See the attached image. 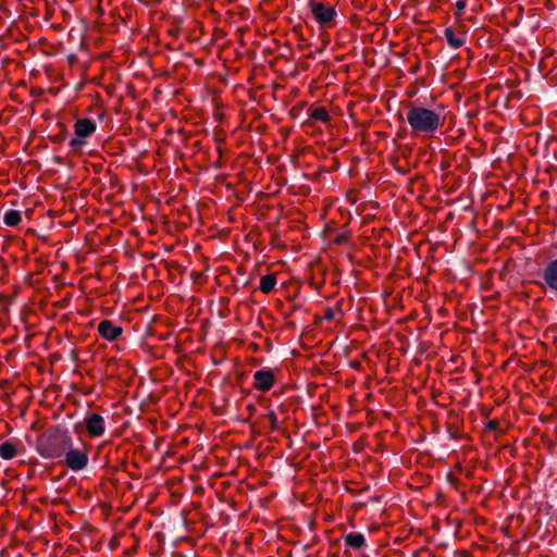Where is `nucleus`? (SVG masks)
Here are the masks:
<instances>
[{
  "label": "nucleus",
  "instance_id": "nucleus-25",
  "mask_svg": "<svg viewBox=\"0 0 557 557\" xmlns=\"http://www.w3.org/2000/svg\"><path fill=\"white\" fill-rule=\"evenodd\" d=\"M304 106H305V103L299 104V107H297V110L302 109Z\"/></svg>",
  "mask_w": 557,
  "mask_h": 557
},
{
  "label": "nucleus",
  "instance_id": "nucleus-3",
  "mask_svg": "<svg viewBox=\"0 0 557 557\" xmlns=\"http://www.w3.org/2000/svg\"><path fill=\"white\" fill-rule=\"evenodd\" d=\"M308 5L313 18L320 26L333 27L336 25L338 14L334 5L317 2L314 0H309Z\"/></svg>",
  "mask_w": 557,
  "mask_h": 557
},
{
  "label": "nucleus",
  "instance_id": "nucleus-6",
  "mask_svg": "<svg viewBox=\"0 0 557 557\" xmlns=\"http://www.w3.org/2000/svg\"><path fill=\"white\" fill-rule=\"evenodd\" d=\"M541 277L543 283H539V286L557 295V258L546 264L541 272Z\"/></svg>",
  "mask_w": 557,
  "mask_h": 557
},
{
  "label": "nucleus",
  "instance_id": "nucleus-8",
  "mask_svg": "<svg viewBox=\"0 0 557 557\" xmlns=\"http://www.w3.org/2000/svg\"><path fill=\"white\" fill-rule=\"evenodd\" d=\"M85 428L90 437H99L106 431V421L98 413H89L84 419Z\"/></svg>",
  "mask_w": 557,
  "mask_h": 557
},
{
  "label": "nucleus",
  "instance_id": "nucleus-26",
  "mask_svg": "<svg viewBox=\"0 0 557 557\" xmlns=\"http://www.w3.org/2000/svg\"><path fill=\"white\" fill-rule=\"evenodd\" d=\"M250 348H258V346L256 344H251Z\"/></svg>",
  "mask_w": 557,
  "mask_h": 557
},
{
  "label": "nucleus",
  "instance_id": "nucleus-4",
  "mask_svg": "<svg viewBox=\"0 0 557 557\" xmlns=\"http://www.w3.org/2000/svg\"><path fill=\"white\" fill-rule=\"evenodd\" d=\"M66 453L63 455V462L72 470V471H81L85 469L88 465V449L84 443L81 444V447H74L73 441L71 442V448L65 450Z\"/></svg>",
  "mask_w": 557,
  "mask_h": 557
},
{
  "label": "nucleus",
  "instance_id": "nucleus-17",
  "mask_svg": "<svg viewBox=\"0 0 557 557\" xmlns=\"http://www.w3.org/2000/svg\"><path fill=\"white\" fill-rule=\"evenodd\" d=\"M335 311L332 308H326L323 312V319L332 320L334 319Z\"/></svg>",
  "mask_w": 557,
  "mask_h": 557
},
{
  "label": "nucleus",
  "instance_id": "nucleus-11",
  "mask_svg": "<svg viewBox=\"0 0 557 557\" xmlns=\"http://www.w3.org/2000/svg\"><path fill=\"white\" fill-rule=\"evenodd\" d=\"M444 36L447 40V44L453 49H458L465 44V39L457 37L453 27H446L444 29Z\"/></svg>",
  "mask_w": 557,
  "mask_h": 557
},
{
  "label": "nucleus",
  "instance_id": "nucleus-15",
  "mask_svg": "<svg viewBox=\"0 0 557 557\" xmlns=\"http://www.w3.org/2000/svg\"><path fill=\"white\" fill-rule=\"evenodd\" d=\"M22 221V214L17 210H8L3 215V222L8 226H16Z\"/></svg>",
  "mask_w": 557,
  "mask_h": 557
},
{
  "label": "nucleus",
  "instance_id": "nucleus-19",
  "mask_svg": "<svg viewBox=\"0 0 557 557\" xmlns=\"http://www.w3.org/2000/svg\"><path fill=\"white\" fill-rule=\"evenodd\" d=\"M66 138V132H61L60 134L55 135L54 137H52V140L55 141V143H61L63 140H65Z\"/></svg>",
  "mask_w": 557,
  "mask_h": 557
},
{
  "label": "nucleus",
  "instance_id": "nucleus-13",
  "mask_svg": "<svg viewBox=\"0 0 557 557\" xmlns=\"http://www.w3.org/2000/svg\"><path fill=\"white\" fill-rule=\"evenodd\" d=\"M364 536L359 532H351L345 536V543L352 548H360L364 545Z\"/></svg>",
  "mask_w": 557,
  "mask_h": 557
},
{
  "label": "nucleus",
  "instance_id": "nucleus-9",
  "mask_svg": "<svg viewBox=\"0 0 557 557\" xmlns=\"http://www.w3.org/2000/svg\"><path fill=\"white\" fill-rule=\"evenodd\" d=\"M98 333L107 341H116L123 333L121 325L114 324L111 320H102L98 324Z\"/></svg>",
  "mask_w": 557,
  "mask_h": 557
},
{
  "label": "nucleus",
  "instance_id": "nucleus-18",
  "mask_svg": "<svg viewBox=\"0 0 557 557\" xmlns=\"http://www.w3.org/2000/svg\"><path fill=\"white\" fill-rule=\"evenodd\" d=\"M467 5V1L466 0H459L457 1L456 3V8H457V15H460L461 12L463 11V9L466 8Z\"/></svg>",
  "mask_w": 557,
  "mask_h": 557
},
{
  "label": "nucleus",
  "instance_id": "nucleus-14",
  "mask_svg": "<svg viewBox=\"0 0 557 557\" xmlns=\"http://www.w3.org/2000/svg\"><path fill=\"white\" fill-rule=\"evenodd\" d=\"M16 456V447L11 442L0 444V457L4 460L13 459Z\"/></svg>",
  "mask_w": 557,
  "mask_h": 557
},
{
  "label": "nucleus",
  "instance_id": "nucleus-24",
  "mask_svg": "<svg viewBox=\"0 0 557 557\" xmlns=\"http://www.w3.org/2000/svg\"><path fill=\"white\" fill-rule=\"evenodd\" d=\"M289 113H290L292 115L297 114V107H294V108L290 110V112H289Z\"/></svg>",
  "mask_w": 557,
  "mask_h": 557
},
{
  "label": "nucleus",
  "instance_id": "nucleus-10",
  "mask_svg": "<svg viewBox=\"0 0 557 557\" xmlns=\"http://www.w3.org/2000/svg\"><path fill=\"white\" fill-rule=\"evenodd\" d=\"M308 115L310 119L319 121L323 124H329L331 122L329 111L324 107H311L308 110Z\"/></svg>",
  "mask_w": 557,
  "mask_h": 557
},
{
  "label": "nucleus",
  "instance_id": "nucleus-1",
  "mask_svg": "<svg viewBox=\"0 0 557 557\" xmlns=\"http://www.w3.org/2000/svg\"><path fill=\"white\" fill-rule=\"evenodd\" d=\"M409 107L406 117L413 133L432 135L443 126L444 116L441 112L416 104Z\"/></svg>",
  "mask_w": 557,
  "mask_h": 557
},
{
  "label": "nucleus",
  "instance_id": "nucleus-2",
  "mask_svg": "<svg viewBox=\"0 0 557 557\" xmlns=\"http://www.w3.org/2000/svg\"><path fill=\"white\" fill-rule=\"evenodd\" d=\"M72 440L67 431H48L38 436L36 450L45 459H59L71 448Z\"/></svg>",
  "mask_w": 557,
  "mask_h": 557
},
{
  "label": "nucleus",
  "instance_id": "nucleus-5",
  "mask_svg": "<svg viewBox=\"0 0 557 557\" xmlns=\"http://www.w3.org/2000/svg\"><path fill=\"white\" fill-rule=\"evenodd\" d=\"M96 123L89 119H79L74 124L75 136L70 140V146L74 149L85 145V137L90 136L96 131Z\"/></svg>",
  "mask_w": 557,
  "mask_h": 557
},
{
  "label": "nucleus",
  "instance_id": "nucleus-16",
  "mask_svg": "<svg viewBox=\"0 0 557 557\" xmlns=\"http://www.w3.org/2000/svg\"><path fill=\"white\" fill-rule=\"evenodd\" d=\"M146 7H157L161 3V0H139Z\"/></svg>",
  "mask_w": 557,
  "mask_h": 557
},
{
  "label": "nucleus",
  "instance_id": "nucleus-21",
  "mask_svg": "<svg viewBox=\"0 0 557 557\" xmlns=\"http://www.w3.org/2000/svg\"><path fill=\"white\" fill-rule=\"evenodd\" d=\"M53 161H54L57 164H62V163H63V158H62V157H59V156H54V157H53Z\"/></svg>",
  "mask_w": 557,
  "mask_h": 557
},
{
  "label": "nucleus",
  "instance_id": "nucleus-20",
  "mask_svg": "<svg viewBox=\"0 0 557 557\" xmlns=\"http://www.w3.org/2000/svg\"><path fill=\"white\" fill-rule=\"evenodd\" d=\"M335 243H336V244H338V245L345 244V243H346V236H345V235H339V236L335 239Z\"/></svg>",
  "mask_w": 557,
  "mask_h": 557
},
{
  "label": "nucleus",
  "instance_id": "nucleus-23",
  "mask_svg": "<svg viewBox=\"0 0 557 557\" xmlns=\"http://www.w3.org/2000/svg\"><path fill=\"white\" fill-rule=\"evenodd\" d=\"M440 166H441V170L444 171V170H446L448 168V163L447 162H442Z\"/></svg>",
  "mask_w": 557,
  "mask_h": 557
},
{
  "label": "nucleus",
  "instance_id": "nucleus-22",
  "mask_svg": "<svg viewBox=\"0 0 557 557\" xmlns=\"http://www.w3.org/2000/svg\"><path fill=\"white\" fill-rule=\"evenodd\" d=\"M396 171L403 175H405L407 173V171L400 166H396Z\"/></svg>",
  "mask_w": 557,
  "mask_h": 557
},
{
  "label": "nucleus",
  "instance_id": "nucleus-7",
  "mask_svg": "<svg viewBox=\"0 0 557 557\" xmlns=\"http://www.w3.org/2000/svg\"><path fill=\"white\" fill-rule=\"evenodd\" d=\"M253 387L259 392L270 391L275 381V373L270 368H263L253 373Z\"/></svg>",
  "mask_w": 557,
  "mask_h": 557
},
{
  "label": "nucleus",
  "instance_id": "nucleus-12",
  "mask_svg": "<svg viewBox=\"0 0 557 557\" xmlns=\"http://www.w3.org/2000/svg\"><path fill=\"white\" fill-rule=\"evenodd\" d=\"M276 285L275 274L270 273L261 276L260 278V289L264 294H270Z\"/></svg>",
  "mask_w": 557,
  "mask_h": 557
}]
</instances>
